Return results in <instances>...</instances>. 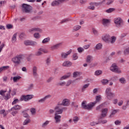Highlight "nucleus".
<instances>
[{
	"instance_id": "nucleus-1",
	"label": "nucleus",
	"mask_w": 129,
	"mask_h": 129,
	"mask_svg": "<svg viewBox=\"0 0 129 129\" xmlns=\"http://www.w3.org/2000/svg\"><path fill=\"white\" fill-rule=\"evenodd\" d=\"M101 100V96H97L96 97V101L94 102H91L87 104V102L86 101H84L82 103V108L83 109H87V110H91L92 108H93V106L99 102Z\"/></svg>"
},
{
	"instance_id": "nucleus-2",
	"label": "nucleus",
	"mask_w": 129,
	"mask_h": 129,
	"mask_svg": "<svg viewBox=\"0 0 129 129\" xmlns=\"http://www.w3.org/2000/svg\"><path fill=\"white\" fill-rule=\"evenodd\" d=\"M25 58L24 55H19L13 57L12 59V62L16 64V65H19V64L21 63V61L23 60Z\"/></svg>"
},
{
	"instance_id": "nucleus-3",
	"label": "nucleus",
	"mask_w": 129,
	"mask_h": 129,
	"mask_svg": "<svg viewBox=\"0 0 129 129\" xmlns=\"http://www.w3.org/2000/svg\"><path fill=\"white\" fill-rule=\"evenodd\" d=\"M56 114H62L63 113V110H67V107H62V106L60 104H58L55 108Z\"/></svg>"
},
{
	"instance_id": "nucleus-4",
	"label": "nucleus",
	"mask_w": 129,
	"mask_h": 129,
	"mask_svg": "<svg viewBox=\"0 0 129 129\" xmlns=\"http://www.w3.org/2000/svg\"><path fill=\"white\" fill-rule=\"evenodd\" d=\"M22 12L24 13H30L32 11V6L30 5L23 4L22 6Z\"/></svg>"
},
{
	"instance_id": "nucleus-5",
	"label": "nucleus",
	"mask_w": 129,
	"mask_h": 129,
	"mask_svg": "<svg viewBox=\"0 0 129 129\" xmlns=\"http://www.w3.org/2000/svg\"><path fill=\"white\" fill-rule=\"evenodd\" d=\"M11 89H10L8 93L7 94V95L6 96H5V93H6V92H7V91L1 90L0 94H1V95H2V96H3L4 99H5V100H8V99H9V98H11Z\"/></svg>"
},
{
	"instance_id": "nucleus-6",
	"label": "nucleus",
	"mask_w": 129,
	"mask_h": 129,
	"mask_svg": "<svg viewBox=\"0 0 129 129\" xmlns=\"http://www.w3.org/2000/svg\"><path fill=\"white\" fill-rule=\"evenodd\" d=\"M114 23L117 28H121L123 25V21L120 18L115 19Z\"/></svg>"
},
{
	"instance_id": "nucleus-7",
	"label": "nucleus",
	"mask_w": 129,
	"mask_h": 129,
	"mask_svg": "<svg viewBox=\"0 0 129 129\" xmlns=\"http://www.w3.org/2000/svg\"><path fill=\"white\" fill-rule=\"evenodd\" d=\"M108 111V109L105 108H103L101 110V115L98 117V120H100V119H102V118H104L106 117L107 112Z\"/></svg>"
},
{
	"instance_id": "nucleus-8",
	"label": "nucleus",
	"mask_w": 129,
	"mask_h": 129,
	"mask_svg": "<svg viewBox=\"0 0 129 129\" xmlns=\"http://www.w3.org/2000/svg\"><path fill=\"white\" fill-rule=\"evenodd\" d=\"M111 71L112 72H115V73H121V71H120L119 69L117 68L116 64L113 63L111 67H110Z\"/></svg>"
},
{
	"instance_id": "nucleus-9",
	"label": "nucleus",
	"mask_w": 129,
	"mask_h": 129,
	"mask_svg": "<svg viewBox=\"0 0 129 129\" xmlns=\"http://www.w3.org/2000/svg\"><path fill=\"white\" fill-rule=\"evenodd\" d=\"M32 98H33V95H22L20 99L22 101L24 100V101H28L30 100V99H32Z\"/></svg>"
},
{
	"instance_id": "nucleus-10",
	"label": "nucleus",
	"mask_w": 129,
	"mask_h": 129,
	"mask_svg": "<svg viewBox=\"0 0 129 129\" xmlns=\"http://www.w3.org/2000/svg\"><path fill=\"white\" fill-rule=\"evenodd\" d=\"M38 68L34 66L33 68V76L34 79H38V77H39V75L37 73Z\"/></svg>"
},
{
	"instance_id": "nucleus-11",
	"label": "nucleus",
	"mask_w": 129,
	"mask_h": 129,
	"mask_svg": "<svg viewBox=\"0 0 129 129\" xmlns=\"http://www.w3.org/2000/svg\"><path fill=\"white\" fill-rule=\"evenodd\" d=\"M65 1L68 0H55L51 3L52 7H55V6H59V5H61L63 2H65Z\"/></svg>"
},
{
	"instance_id": "nucleus-12",
	"label": "nucleus",
	"mask_w": 129,
	"mask_h": 129,
	"mask_svg": "<svg viewBox=\"0 0 129 129\" xmlns=\"http://www.w3.org/2000/svg\"><path fill=\"white\" fill-rule=\"evenodd\" d=\"M71 52H72V49H70L69 51H68L66 53L62 52L61 53V58H62L63 59H66L67 57H68V55L71 54Z\"/></svg>"
},
{
	"instance_id": "nucleus-13",
	"label": "nucleus",
	"mask_w": 129,
	"mask_h": 129,
	"mask_svg": "<svg viewBox=\"0 0 129 129\" xmlns=\"http://www.w3.org/2000/svg\"><path fill=\"white\" fill-rule=\"evenodd\" d=\"M70 104V103L69 102V100L67 99H64L62 101V103L59 104L60 105L62 106L63 105V106H68Z\"/></svg>"
},
{
	"instance_id": "nucleus-14",
	"label": "nucleus",
	"mask_w": 129,
	"mask_h": 129,
	"mask_svg": "<svg viewBox=\"0 0 129 129\" xmlns=\"http://www.w3.org/2000/svg\"><path fill=\"white\" fill-rule=\"evenodd\" d=\"M51 96H51V95H48L47 96H45L44 98L39 100L38 102H39L40 103H43V102H45V101H46V100H47V99H48V98H51Z\"/></svg>"
},
{
	"instance_id": "nucleus-15",
	"label": "nucleus",
	"mask_w": 129,
	"mask_h": 129,
	"mask_svg": "<svg viewBox=\"0 0 129 129\" xmlns=\"http://www.w3.org/2000/svg\"><path fill=\"white\" fill-rule=\"evenodd\" d=\"M102 39L103 41H104V42H106V43H109V40H110V36H109L108 34H106L102 37Z\"/></svg>"
},
{
	"instance_id": "nucleus-16",
	"label": "nucleus",
	"mask_w": 129,
	"mask_h": 129,
	"mask_svg": "<svg viewBox=\"0 0 129 129\" xmlns=\"http://www.w3.org/2000/svg\"><path fill=\"white\" fill-rule=\"evenodd\" d=\"M54 115V119L55 120V123H58V122H60V121H61V115H58V114H55Z\"/></svg>"
},
{
	"instance_id": "nucleus-17",
	"label": "nucleus",
	"mask_w": 129,
	"mask_h": 129,
	"mask_svg": "<svg viewBox=\"0 0 129 129\" xmlns=\"http://www.w3.org/2000/svg\"><path fill=\"white\" fill-rule=\"evenodd\" d=\"M72 66V62L69 61H64L63 64L62 66L64 67H70V66Z\"/></svg>"
},
{
	"instance_id": "nucleus-18",
	"label": "nucleus",
	"mask_w": 129,
	"mask_h": 129,
	"mask_svg": "<svg viewBox=\"0 0 129 129\" xmlns=\"http://www.w3.org/2000/svg\"><path fill=\"white\" fill-rule=\"evenodd\" d=\"M61 45L62 43H58L51 46V48L52 49V50H55L56 49H58V48H59V47H60V46H61Z\"/></svg>"
},
{
	"instance_id": "nucleus-19",
	"label": "nucleus",
	"mask_w": 129,
	"mask_h": 129,
	"mask_svg": "<svg viewBox=\"0 0 129 129\" xmlns=\"http://www.w3.org/2000/svg\"><path fill=\"white\" fill-rule=\"evenodd\" d=\"M70 75H71V74L70 73H68L67 75H66L61 77L60 78L59 80H61V81L65 80V79H67V78H69V77H70Z\"/></svg>"
},
{
	"instance_id": "nucleus-20",
	"label": "nucleus",
	"mask_w": 129,
	"mask_h": 129,
	"mask_svg": "<svg viewBox=\"0 0 129 129\" xmlns=\"http://www.w3.org/2000/svg\"><path fill=\"white\" fill-rule=\"evenodd\" d=\"M115 94L114 93H110L109 95H107V98L109 99V100H111L112 98H113V97H115Z\"/></svg>"
},
{
	"instance_id": "nucleus-21",
	"label": "nucleus",
	"mask_w": 129,
	"mask_h": 129,
	"mask_svg": "<svg viewBox=\"0 0 129 129\" xmlns=\"http://www.w3.org/2000/svg\"><path fill=\"white\" fill-rule=\"evenodd\" d=\"M22 107L19 105H16L14 107H12L11 110H20Z\"/></svg>"
},
{
	"instance_id": "nucleus-22",
	"label": "nucleus",
	"mask_w": 129,
	"mask_h": 129,
	"mask_svg": "<svg viewBox=\"0 0 129 129\" xmlns=\"http://www.w3.org/2000/svg\"><path fill=\"white\" fill-rule=\"evenodd\" d=\"M24 44L26 46H32L33 45V41L32 40H25Z\"/></svg>"
},
{
	"instance_id": "nucleus-23",
	"label": "nucleus",
	"mask_w": 129,
	"mask_h": 129,
	"mask_svg": "<svg viewBox=\"0 0 129 129\" xmlns=\"http://www.w3.org/2000/svg\"><path fill=\"white\" fill-rule=\"evenodd\" d=\"M116 41V37L115 36L110 37L109 43L111 44H113Z\"/></svg>"
},
{
	"instance_id": "nucleus-24",
	"label": "nucleus",
	"mask_w": 129,
	"mask_h": 129,
	"mask_svg": "<svg viewBox=\"0 0 129 129\" xmlns=\"http://www.w3.org/2000/svg\"><path fill=\"white\" fill-rule=\"evenodd\" d=\"M105 2V0H103L102 2H99V3H91L92 5H93L94 6H96V7H98V6H101L103 3Z\"/></svg>"
},
{
	"instance_id": "nucleus-25",
	"label": "nucleus",
	"mask_w": 129,
	"mask_h": 129,
	"mask_svg": "<svg viewBox=\"0 0 129 129\" xmlns=\"http://www.w3.org/2000/svg\"><path fill=\"white\" fill-rule=\"evenodd\" d=\"M80 29H81V26H79V25L75 26L73 27V32H76V31H78L79 30H80Z\"/></svg>"
},
{
	"instance_id": "nucleus-26",
	"label": "nucleus",
	"mask_w": 129,
	"mask_h": 129,
	"mask_svg": "<svg viewBox=\"0 0 129 129\" xmlns=\"http://www.w3.org/2000/svg\"><path fill=\"white\" fill-rule=\"evenodd\" d=\"M50 37H47L46 38H44L42 41V44H47V43H49V42H50Z\"/></svg>"
},
{
	"instance_id": "nucleus-27",
	"label": "nucleus",
	"mask_w": 129,
	"mask_h": 129,
	"mask_svg": "<svg viewBox=\"0 0 129 129\" xmlns=\"http://www.w3.org/2000/svg\"><path fill=\"white\" fill-rule=\"evenodd\" d=\"M31 122V119L30 118L26 119L24 120V121L23 123V125H28L29 123Z\"/></svg>"
},
{
	"instance_id": "nucleus-28",
	"label": "nucleus",
	"mask_w": 129,
	"mask_h": 129,
	"mask_svg": "<svg viewBox=\"0 0 129 129\" xmlns=\"http://www.w3.org/2000/svg\"><path fill=\"white\" fill-rule=\"evenodd\" d=\"M18 34L17 33H15L14 34L13 37H12V43H16V41H17V36Z\"/></svg>"
},
{
	"instance_id": "nucleus-29",
	"label": "nucleus",
	"mask_w": 129,
	"mask_h": 129,
	"mask_svg": "<svg viewBox=\"0 0 129 129\" xmlns=\"http://www.w3.org/2000/svg\"><path fill=\"white\" fill-rule=\"evenodd\" d=\"M21 77L20 76L14 77L13 78V80L14 82H18L20 79H21Z\"/></svg>"
},
{
	"instance_id": "nucleus-30",
	"label": "nucleus",
	"mask_w": 129,
	"mask_h": 129,
	"mask_svg": "<svg viewBox=\"0 0 129 129\" xmlns=\"http://www.w3.org/2000/svg\"><path fill=\"white\" fill-rule=\"evenodd\" d=\"M102 48V44L98 43L96 45L95 49H96V50H101Z\"/></svg>"
},
{
	"instance_id": "nucleus-31",
	"label": "nucleus",
	"mask_w": 129,
	"mask_h": 129,
	"mask_svg": "<svg viewBox=\"0 0 129 129\" xmlns=\"http://www.w3.org/2000/svg\"><path fill=\"white\" fill-rule=\"evenodd\" d=\"M108 82H109L108 80L106 79H103L101 81L102 84H103V85H106V84L108 83Z\"/></svg>"
},
{
	"instance_id": "nucleus-32",
	"label": "nucleus",
	"mask_w": 129,
	"mask_h": 129,
	"mask_svg": "<svg viewBox=\"0 0 129 129\" xmlns=\"http://www.w3.org/2000/svg\"><path fill=\"white\" fill-rule=\"evenodd\" d=\"M49 123H50V121H45L44 123H42V127H46V126H47V125H48Z\"/></svg>"
},
{
	"instance_id": "nucleus-33",
	"label": "nucleus",
	"mask_w": 129,
	"mask_h": 129,
	"mask_svg": "<svg viewBox=\"0 0 129 129\" xmlns=\"http://www.w3.org/2000/svg\"><path fill=\"white\" fill-rule=\"evenodd\" d=\"M42 19V16L41 15L36 16L33 18V21H38V20H41Z\"/></svg>"
},
{
	"instance_id": "nucleus-34",
	"label": "nucleus",
	"mask_w": 129,
	"mask_h": 129,
	"mask_svg": "<svg viewBox=\"0 0 129 129\" xmlns=\"http://www.w3.org/2000/svg\"><path fill=\"white\" fill-rule=\"evenodd\" d=\"M109 22H110L109 20H108V19H103L102 20V23H103V25L104 26H105V25H106V24H109Z\"/></svg>"
},
{
	"instance_id": "nucleus-35",
	"label": "nucleus",
	"mask_w": 129,
	"mask_h": 129,
	"mask_svg": "<svg viewBox=\"0 0 129 129\" xmlns=\"http://www.w3.org/2000/svg\"><path fill=\"white\" fill-rule=\"evenodd\" d=\"M91 59H92V56L88 55L86 59L87 63H91Z\"/></svg>"
},
{
	"instance_id": "nucleus-36",
	"label": "nucleus",
	"mask_w": 129,
	"mask_h": 129,
	"mask_svg": "<svg viewBox=\"0 0 129 129\" xmlns=\"http://www.w3.org/2000/svg\"><path fill=\"white\" fill-rule=\"evenodd\" d=\"M99 123H100V120H98V122L93 121L90 123V125L93 126L96 125V124H99Z\"/></svg>"
},
{
	"instance_id": "nucleus-37",
	"label": "nucleus",
	"mask_w": 129,
	"mask_h": 129,
	"mask_svg": "<svg viewBox=\"0 0 129 129\" xmlns=\"http://www.w3.org/2000/svg\"><path fill=\"white\" fill-rule=\"evenodd\" d=\"M106 95L107 96L109 94L111 93V88H108L106 89Z\"/></svg>"
},
{
	"instance_id": "nucleus-38",
	"label": "nucleus",
	"mask_w": 129,
	"mask_h": 129,
	"mask_svg": "<svg viewBox=\"0 0 129 129\" xmlns=\"http://www.w3.org/2000/svg\"><path fill=\"white\" fill-rule=\"evenodd\" d=\"M33 36L34 38H35V39H40V38L41 37V35L39 33H34Z\"/></svg>"
},
{
	"instance_id": "nucleus-39",
	"label": "nucleus",
	"mask_w": 129,
	"mask_h": 129,
	"mask_svg": "<svg viewBox=\"0 0 129 129\" xmlns=\"http://www.w3.org/2000/svg\"><path fill=\"white\" fill-rule=\"evenodd\" d=\"M33 32H42V30L38 27H34L33 28Z\"/></svg>"
},
{
	"instance_id": "nucleus-40",
	"label": "nucleus",
	"mask_w": 129,
	"mask_h": 129,
	"mask_svg": "<svg viewBox=\"0 0 129 129\" xmlns=\"http://www.w3.org/2000/svg\"><path fill=\"white\" fill-rule=\"evenodd\" d=\"M114 11H115V9L114 8H110L106 10V13H108V14H110V13H112V12H114Z\"/></svg>"
},
{
	"instance_id": "nucleus-41",
	"label": "nucleus",
	"mask_w": 129,
	"mask_h": 129,
	"mask_svg": "<svg viewBox=\"0 0 129 129\" xmlns=\"http://www.w3.org/2000/svg\"><path fill=\"white\" fill-rule=\"evenodd\" d=\"M22 113L24 117H26V118H27V119L30 117V116H29V114H28V113L25 111H23Z\"/></svg>"
},
{
	"instance_id": "nucleus-42",
	"label": "nucleus",
	"mask_w": 129,
	"mask_h": 129,
	"mask_svg": "<svg viewBox=\"0 0 129 129\" xmlns=\"http://www.w3.org/2000/svg\"><path fill=\"white\" fill-rule=\"evenodd\" d=\"M0 114H3L4 116H6L7 114H8V113L6 112V110L3 109L0 111Z\"/></svg>"
},
{
	"instance_id": "nucleus-43",
	"label": "nucleus",
	"mask_w": 129,
	"mask_h": 129,
	"mask_svg": "<svg viewBox=\"0 0 129 129\" xmlns=\"http://www.w3.org/2000/svg\"><path fill=\"white\" fill-rule=\"evenodd\" d=\"M67 22H69V19H65L62 20L59 23V24L60 25H62V24H64V23H67Z\"/></svg>"
},
{
	"instance_id": "nucleus-44",
	"label": "nucleus",
	"mask_w": 129,
	"mask_h": 129,
	"mask_svg": "<svg viewBox=\"0 0 129 129\" xmlns=\"http://www.w3.org/2000/svg\"><path fill=\"white\" fill-rule=\"evenodd\" d=\"M80 75V72H75L73 73V77L76 78Z\"/></svg>"
},
{
	"instance_id": "nucleus-45",
	"label": "nucleus",
	"mask_w": 129,
	"mask_h": 129,
	"mask_svg": "<svg viewBox=\"0 0 129 129\" xmlns=\"http://www.w3.org/2000/svg\"><path fill=\"white\" fill-rule=\"evenodd\" d=\"M45 62L46 65L49 66V65H50V63H51V59H50V57H47L45 60Z\"/></svg>"
},
{
	"instance_id": "nucleus-46",
	"label": "nucleus",
	"mask_w": 129,
	"mask_h": 129,
	"mask_svg": "<svg viewBox=\"0 0 129 129\" xmlns=\"http://www.w3.org/2000/svg\"><path fill=\"white\" fill-rule=\"evenodd\" d=\"M95 75L98 76L102 74V71L101 70L96 71L95 73Z\"/></svg>"
},
{
	"instance_id": "nucleus-47",
	"label": "nucleus",
	"mask_w": 129,
	"mask_h": 129,
	"mask_svg": "<svg viewBox=\"0 0 129 129\" xmlns=\"http://www.w3.org/2000/svg\"><path fill=\"white\" fill-rule=\"evenodd\" d=\"M42 54H43V53L42 52V51H40V49H39L38 51L35 53V55L36 56H41V55H42Z\"/></svg>"
},
{
	"instance_id": "nucleus-48",
	"label": "nucleus",
	"mask_w": 129,
	"mask_h": 129,
	"mask_svg": "<svg viewBox=\"0 0 129 129\" xmlns=\"http://www.w3.org/2000/svg\"><path fill=\"white\" fill-rule=\"evenodd\" d=\"M9 68V66H6V67H3L0 68V73L2 72L3 70H7Z\"/></svg>"
},
{
	"instance_id": "nucleus-49",
	"label": "nucleus",
	"mask_w": 129,
	"mask_h": 129,
	"mask_svg": "<svg viewBox=\"0 0 129 129\" xmlns=\"http://www.w3.org/2000/svg\"><path fill=\"white\" fill-rule=\"evenodd\" d=\"M124 55H128L129 54V47L124 50Z\"/></svg>"
},
{
	"instance_id": "nucleus-50",
	"label": "nucleus",
	"mask_w": 129,
	"mask_h": 129,
	"mask_svg": "<svg viewBox=\"0 0 129 129\" xmlns=\"http://www.w3.org/2000/svg\"><path fill=\"white\" fill-rule=\"evenodd\" d=\"M116 112H117V110H114L112 111L111 114L110 115V117H112L114 115V114H115V113H116Z\"/></svg>"
},
{
	"instance_id": "nucleus-51",
	"label": "nucleus",
	"mask_w": 129,
	"mask_h": 129,
	"mask_svg": "<svg viewBox=\"0 0 129 129\" xmlns=\"http://www.w3.org/2000/svg\"><path fill=\"white\" fill-rule=\"evenodd\" d=\"M114 123L115 124H116V125H120V124H121V121H120L119 120H117L115 121Z\"/></svg>"
},
{
	"instance_id": "nucleus-52",
	"label": "nucleus",
	"mask_w": 129,
	"mask_h": 129,
	"mask_svg": "<svg viewBox=\"0 0 129 129\" xmlns=\"http://www.w3.org/2000/svg\"><path fill=\"white\" fill-rule=\"evenodd\" d=\"M119 81L122 84H123L125 83V79H124V78H121L119 79Z\"/></svg>"
},
{
	"instance_id": "nucleus-53",
	"label": "nucleus",
	"mask_w": 129,
	"mask_h": 129,
	"mask_svg": "<svg viewBox=\"0 0 129 129\" xmlns=\"http://www.w3.org/2000/svg\"><path fill=\"white\" fill-rule=\"evenodd\" d=\"M103 106V104H102L97 106L96 108V110H99V109H101V108H102Z\"/></svg>"
},
{
	"instance_id": "nucleus-54",
	"label": "nucleus",
	"mask_w": 129,
	"mask_h": 129,
	"mask_svg": "<svg viewBox=\"0 0 129 129\" xmlns=\"http://www.w3.org/2000/svg\"><path fill=\"white\" fill-rule=\"evenodd\" d=\"M88 86H89V84L84 85L82 89V91H84V90H85V88H87Z\"/></svg>"
},
{
	"instance_id": "nucleus-55",
	"label": "nucleus",
	"mask_w": 129,
	"mask_h": 129,
	"mask_svg": "<svg viewBox=\"0 0 129 129\" xmlns=\"http://www.w3.org/2000/svg\"><path fill=\"white\" fill-rule=\"evenodd\" d=\"M39 50L41 51V52H43V53H45L46 54L48 52V50L45 49L44 48H40Z\"/></svg>"
},
{
	"instance_id": "nucleus-56",
	"label": "nucleus",
	"mask_w": 129,
	"mask_h": 129,
	"mask_svg": "<svg viewBox=\"0 0 129 129\" xmlns=\"http://www.w3.org/2000/svg\"><path fill=\"white\" fill-rule=\"evenodd\" d=\"M54 79L53 77H50V78H49L47 80H46V82L47 83H50V82H51V81H52V80H53Z\"/></svg>"
},
{
	"instance_id": "nucleus-57",
	"label": "nucleus",
	"mask_w": 129,
	"mask_h": 129,
	"mask_svg": "<svg viewBox=\"0 0 129 129\" xmlns=\"http://www.w3.org/2000/svg\"><path fill=\"white\" fill-rule=\"evenodd\" d=\"M78 51L79 53H82L84 51V49L82 47H79L78 48Z\"/></svg>"
},
{
	"instance_id": "nucleus-58",
	"label": "nucleus",
	"mask_w": 129,
	"mask_h": 129,
	"mask_svg": "<svg viewBox=\"0 0 129 129\" xmlns=\"http://www.w3.org/2000/svg\"><path fill=\"white\" fill-rule=\"evenodd\" d=\"M78 120H79V118L77 116L74 117L73 121H74V122H77Z\"/></svg>"
},
{
	"instance_id": "nucleus-59",
	"label": "nucleus",
	"mask_w": 129,
	"mask_h": 129,
	"mask_svg": "<svg viewBox=\"0 0 129 129\" xmlns=\"http://www.w3.org/2000/svg\"><path fill=\"white\" fill-rule=\"evenodd\" d=\"M65 84H66V83L65 82L57 83V85H59V86H64Z\"/></svg>"
},
{
	"instance_id": "nucleus-60",
	"label": "nucleus",
	"mask_w": 129,
	"mask_h": 129,
	"mask_svg": "<svg viewBox=\"0 0 129 129\" xmlns=\"http://www.w3.org/2000/svg\"><path fill=\"white\" fill-rule=\"evenodd\" d=\"M11 111H12V115H13V116H15V115H16V114H17V113H18V111H17L16 110H11Z\"/></svg>"
},
{
	"instance_id": "nucleus-61",
	"label": "nucleus",
	"mask_w": 129,
	"mask_h": 129,
	"mask_svg": "<svg viewBox=\"0 0 129 129\" xmlns=\"http://www.w3.org/2000/svg\"><path fill=\"white\" fill-rule=\"evenodd\" d=\"M25 33H22L20 35H19V37L20 39H23V38H25Z\"/></svg>"
},
{
	"instance_id": "nucleus-62",
	"label": "nucleus",
	"mask_w": 129,
	"mask_h": 129,
	"mask_svg": "<svg viewBox=\"0 0 129 129\" xmlns=\"http://www.w3.org/2000/svg\"><path fill=\"white\" fill-rule=\"evenodd\" d=\"M73 58L74 60H77L78 58V56H77V53H75L73 54Z\"/></svg>"
},
{
	"instance_id": "nucleus-63",
	"label": "nucleus",
	"mask_w": 129,
	"mask_h": 129,
	"mask_svg": "<svg viewBox=\"0 0 129 129\" xmlns=\"http://www.w3.org/2000/svg\"><path fill=\"white\" fill-rule=\"evenodd\" d=\"M93 33L94 35H95V36H97V35H98V32L95 29L93 30Z\"/></svg>"
},
{
	"instance_id": "nucleus-64",
	"label": "nucleus",
	"mask_w": 129,
	"mask_h": 129,
	"mask_svg": "<svg viewBox=\"0 0 129 129\" xmlns=\"http://www.w3.org/2000/svg\"><path fill=\"white\" fill-rule=\"evenodd\" d=\"M44 14V11L43 10H40L37 13V15L38 16H40L41 15H43Z\"/></svg>"
}]
</instances>
